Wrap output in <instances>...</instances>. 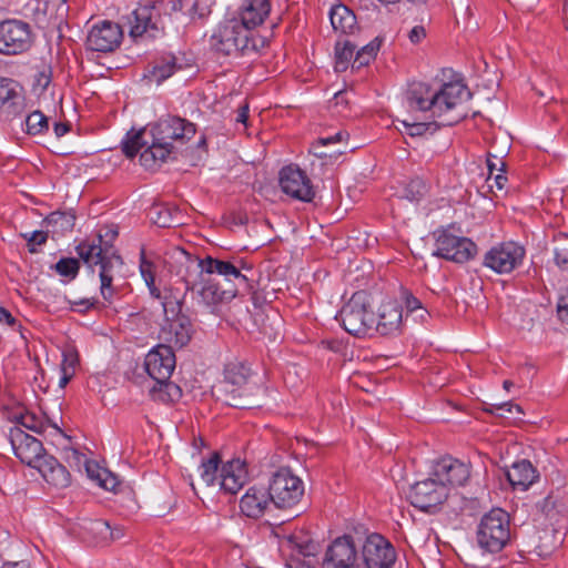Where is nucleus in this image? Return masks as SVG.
I'll return each mask as SVG.
<instances>
[{
    "label": "nucleus",
    "mask_w": 568,
    "mask_h": 568,
    "mask_svg": "<svg viewBox=\"0 0 568 568\" xmlns=\"http://www.w3.org/2000/svg\"><path fill=\"white\" fill-rule=\"evenodd\" d=\"M170 271L183 282L185 293L196 296L197 303L213 311L232 301L240 287L248 286V277L233 262L207 256L199 258L183 248H174Z\"/></svg>",
    "instance_id": "1"
},
{
    "label": "nucleus",
    "mask_w": 568,
    "mask_h": 568,
    "mask_svg": "<svg viewBox=\"0 0 568 568\" xmlns=\"http://www.w3.org/2000/svg\"><path fill=\"white\" fill-rule=\"evenodd\" d=\"M196 133V125L181 116L165 115L136 132H128L121 142L122 152L132 159L140 153V163L153 170L165 163Z\"/></svg>",
    "instance_id": "2"
},
{
    "label": "nucleus",
    "mask_w": 568,
    "mask_h": 568,
    "mask_svg": "<svg viewBox=\"0 0 568 568\" xmlns=\"http://www.w3.org/2000/svg\"><path fill=\"white\" fill-rule=\"evenodd\" d=\"M471 97L468 88L460 81L433 87L429 83L414 81L405 91L403 103L412 113H420L425 119L438 120L443 125H453L463 119L458 106Z\"/></svg>",
    "instance_id": "3"
},
{
    "label": "nucleus",
    "mask_w": 568,
    "mask_h": 568,
    "mask_svg": "<svg viewBox=\"0 0 568 568\" xmlns=\"http://www.w3.org/2000/svg\"><path fill=\"white\" fill-rule=\"evenodd\" d=\"M266 43V38L260 30H253L234 17L220 22L210 38L213 51L234 58L257 57Z\"/></svg>",
    "instance_id": "4"
},
{
    "label": "nucleus",
    "mask_w": 568,
    "mask_h": 568,
    "mask_svg": "<svg viewBox=\"0 0 568 568\" xmlns=\"http://www.w3.org/2000/svg\"><path fill=\"white\" fill-rule=\"evenodd\" d=\"M337 320L351 335L362 337L369 334L376 322L369 293L366 291L355 292L341 308Z\"/></svg>",
    "instance_id": "5"
},
{
    "label": "nucleus",
    "mask_w": 568,
    "mask_h": 568,
    "mask_svg": "<svg viewBox=\"0 0 568 568\" xmlns=\"http://www.w3.org/2000/svg\"><path fill=\"white\" fill-rule=\"evenodd\" d=\"M77 253L88 266H100V292L104 301L111 303L115 295V290L112 286V267L114 264H122L121 257L115 254L111 245L80 243L77 246Z\"/></svg>",
    "instance_id": "6"
},
{
    "label": "nucleus",
    "mask_w": 568,
    "mask_h": 568,
    "mask_svg": "<svg viewBox=\"0 0 568 568\" xmlns=\"http://www.w3.org/2000/svg\"><path fill=\"white\" fill-rule=\"evenodd\" d=\"M435 241L434 255L463 264L477 254V245L469 237L463 236L454 226L437 229L433 232Z\"/></svg>",
    "instance_id": "7"
},
{
    "label": "nucleus",
    "mask_w": 568,
    "mask_h": 568,
    "mask_svg": "<svg viewBox=\"0 0 568 568\" xmlns=\"http://www.w3.org/2000/svg\"><path fill=\"white\" fill-rule=\"evenodd\" d=\"M510 539L509 515L501 508H494L483 516L477 527V542L489 552L500 551Z\"/></svg>",
    "instance_id": "8"
},
{
    "label": "nucleus",
    "mask_w": 568,
    "mask_h": 568,
    "mask_svg": "<svg viewBox=\"0 0 568 568\" xmlns=\"http://www.w3.org/2000/svg\"><path fill=\"white\" fill-rule=\"evenodd\" d=\"M268 491L272 503L277 508L286 509L296 506L302 500L305 485L292 469L282 467L271 477Z\"/></svg>",
    "instance_id": "9"
},
{
    "label": "nucleus",
    "mask_w": 568,
    "mask_h": 568,
    "mask_svg": "<svg viewBox=\"0 0 568 568\" xmlns=\"http://www.w3.org/2000/svg\"><path fill=\"white\" fill-rule=\"evenodd\" d=\"M129 34L134 41L154 39L162 32L161 12L154 3L134 9L126 18Z\"/></svg>",
    "instance_id": "10"
},
{
    "label": "nucleus",
    "mask_w": 568,
    "mask_h": 568,
    "mask_svg": "<svg viewBox=\"0 0 568 568\" xmlns=\"http://www.w3.org/2000/svg\"><path fill=\"white\" fill-rule=\"evenodd\" d=\"M251 369L243 363H229L224 369V390L230 394V398L225 403L232 407L248 409L254 407V404L245 398H242V393L252 390L253 387L248 386V377Z\"/></svg>",
    "instance_id": "11"
},
{
    "label": "nucleus",
    "mask_w": 568,
    "mask_h": 568,
    "mask_svg": "<svg viewBox=\"0 0 568 568\" xmlns=\"http://www.w3.org/2000/svg\"><path fill=\"white\" fill-rule=\"evenodd\" d=\"M448 497V488L430 473L424 480L415 483L409 490L410 504L427 513L435 511Z\"/></svg>",
    "instance_id": "12"
},
{
    "label": "nucleus",
    "mask_w": 568,
    "mask_h": 568,
    "mask_svg": "<svg viewBox=\"0 0 568 568\" xmlns=\"http://www.w3.org/2000/svg\"><path fill=\"white\" fill-rule=\"evenodd\" d=\"M32 44L29 23L21 20L0 22V53L16 55L26 52Z\"/></svg>",
    "instance_id": "13"
},
{
    "label": "nucleus",
    "mask_w": 568,
    "mask_h": 568,
    "mask_svg": "<svg viewBox=\"0 0 568 568\" xmlns=\"http://www.w3.org/2000/svg\"><path fill=\"white\" fill-rule=\"evenodd\" d=\"M525 248L513 242L493 246L484 257V265L498 274H507L523 263Z\"/></svg>",
    "instance_id": "14"
},
{
    "label": "nucleus",
    "mask_w": 568,
    "mask_h": 568,
    "mask_svg": "<svg viewBox=\"0 0 568 568\" xmlns=\"http://www.w3.org/2000/svg\"><path fill=\"white\" fill-rule=\"evenodd\" d=\"M396 559L392 544L379 534L369 535L362 547L363 568H390Z\"/></svg>",
    "instance_id": "15"
},
{
    "label": "nucleus",
    "mask_w": 568,
    "mask_h": 568,
    "mask_svg": "<svg viewBox=\"0 0 568 568\" xmlns=\"http://www.w3.org/2000/svg\"><path fill=\"white\" fill-rule=\"evenodd\" d=\"M9 440L14 455L29 467L34 468L48 454L44 453L42 443L27 434L20 427H11Z\"/></svg>",
    "instance_id": "16"
},
{
    "label": "nucleus",
    "mask_w": 568,
    "mask_h": 568,
    "mask_svg": "<svg viewBox=\"0 0 568 568\" xmlns=\"http://www.w3.org/2000/svg\"><path fill=\"white\" fill-rule=\"evenodd\" d=\"M280 186L285 194L302 202H312L315 196L310 178L295 165H287L281 170Z\"/></svg>",
    "instance_id": "17"
},
{
    "label": "nucleus",
    "mask_w": 568,
    "mask_h": 568,
    "mask_svg": "<svg viewBox=\"0 0 568 568\" xmlns=\"http://www.w3.org/2000/svg\"><path fill=\"white\" fill-rule=\"evenodd\" d=\"M122 39L120 24L104 20L91 28L87 37V48L98 52H111L121 44Z\"/></svg>",
    "instance_id": "18"
},
{
    "label": "nucleus",
    "mask_w": 568,
    "mask_h": 568,
    "mask_svg": "<svg viewBox=\"0 0 568 568\" xmlns=\"http://www.w3.org/2000/svg\"><path fill=\"white\" fill-rule=\"evenodd\" d=\"M175 364L173 349L164 344L156 345L150 349L144 359V368L155 382L169 381Z\"/></svg>",
    "instance_id": "19"
},
{
    "label": "nucleus",
    "mask_w": 568,
    "mask_h": 568,
    "mask_svg": "<svg viewBox=\"0 0 568 568\" xmlns=\"http://www.w3.org/2000/svg\"><path fill=\"white\" fill-rule=\"evenodd\" d=\"M357 561V549L351 536L334 539L327 547L322 568H354Z\"/></svg>",
    "instance_id": "20"
},
{
    "label": "nucleus",
    "mask_w": 568,
    "mask_h": 568,
    "mask_svg": "<svg viewBox=\"0 0 568 568\" xmlns=\"http://www.w3.org/2000/svg\"><path fill=\"white\" fill-rule=\"evenodd\" d=\"M433 476L445 487L450 488L464 486L470 477L468 464L453 457L439 459L433 467Z\"/></svg>",
    "instance_id": "21"
},
{
    "label": "nucleus",
    "mask_w": 568,
    "mask_h": 568,
    "mask_svg": "<svg viewBox=\"0 0 568 568\" xmlns=\"http://www.w3.org/2000/svg\"><path fill=\"white\" fill-rule=\"evenodd\" d=\"M193 334V325L190 318L183 314H178L172 318H166L160 329V338L165 346L182 348L189 344Z\"/></svg>",
    "instance_id": "22"
},
{
    "label": "nucleus",
    "mask_w": 568,
    "mask_h": 568,
    "mask_svg": "<svg viewBox=\"0 0 568 568\" xmlns=\"http://www.w3.org/2000/svg\"><path fill=\"white\" fill-rule=\"evenodd\" d=\"M26 110V99L16 81L0 78V118L10 121Z\"/></svg>",
    "instance_id": "23"
},
{
    "label": "nucleus",
    "mask_w": 568,
    "mask_h": 568,
    "mask_svg": "<svg viewBox=\"0 0 568 568\" xmlns=\"http://www.w3.org/2000/svg\"><path fill=\"white\" fill-rule=\"evenodd\" d=\"M403 310L396 301H386L379 307L378 320L374 329L383 336H395L402 333Z\"/></svg>",
    "instance_id": "24"
},
{
    "label": "nucleus",
    "mask_w": 568,
    "mask_h": 568,
    "mask_svg": "<svg viewBox=\"0 0 568 568\" xmlns=\"http://www.w3.org/2000/svg\"><path fill=\"white\" fill-rule=\"evenodd\" d=\"M271 12L270 0H242L234 18L253 30H260Z\"/></svg>",
    "instance_id": "25"
},
{
    "label": "nucleus",
    "mask_w": 568,
    "mask_h": 568,
    "mask_svg": "<svg viewBox=\"0 0 568 568\" xmlns=\"http://www.w3.org/2000/svg\"><path fill=\"white\" fill-rule=\"evenodd\" d=\"M220 486L225 493L236 494L247 480V469L241 459H232L220 469Z\"/></svg>",
    "instance_id": "26"
},
{
    "label": "nucleus",
    "mask_w": 568,
    "mask_h": 568,
    "mask_svg": "<svg viewBox=\"0 0 568 568\" xmlns=\"http://www.w3.org/2000/svg\"><path fill=\"white\" fill-rule=\"evenodd\" d=\"M272 501L270 491L263 487H251L240 500L241 511L250 518L262 517Z\"/></svg>",
    "instance_id": "27"
},
{
    "label": "nucleus",
    "mask_w": 568,
    "mask_h": 568,
    "mask_svg": "<svg viewBox=\"0 0 568 568\" xmlns=\"http://www.w3.org/2000/svg\"><path fill=\"white\" fill-rule=\"evenodd\" d=\"M16 425L13 427H20L24 432L30 430L38 435H58L61 434V429L57 424L51 423L44 415L37 414L31 410H24L14 416Z\"/></svg>",
    "instance_id": "28"
},
{
    "label": "nucleus",
    "mask_w": 568,
    "mask_h": 568,
    "mask_svg": "<svg viewBox=\"0 0 568 568\" xmlns=\"http://www.w3.org/2000/svg\"><path fill=\"white\" fill-rule=\"evenodd\" d=\"M34 468L48 484L57 488H64L70 485V473L51 455L42 457V460Z\"/></svg>",
    "instance_id": "29"
},
{
    "label": "nucleus",
    "mask_w": 568,
    "mask_h": 568,
    "mask_svg": "<svg viewBox=\"0 0 568 568\" xmlns=\"http://www.w3.org/2000/svg\"><path fill=\"white\" fill-rule=\"evenodd\" d=\"M506 477L514 488L528 489L538 478L532 464L527 459L515 462L506 471Z\"/></svg>",
    "instance_id": "30"
},
{
    "label": "nucleus",
    "mask_w": 568,
    "mask_h": 568,
    "mask_svg": "<svg viewBox=\"0 0 568 568\" xmlns=\"http://www.w3.org/2000/svg\"><path fill=\"white\" fill-rule=\"evenodd\" d=\"M329 20L333 29L341 33H349L356 26L355 14L345 6H334L329 11Z\"/></svg>",
    "instance_id": "31"
},
{
    "label": "nucleus",
    "mask_w": 568,
    "mask_h": 568,
    "mask_svg": "<svg viewBox=\"0 0 568 568\" xmlns=\"http://www.w3.org/2000/svg\"><path fill=\"white\" fill-rule=\"evenodd\" d=\"M84 529L92 535L97 542H108L110 540L119 539L123 536L121 529H112L109 523L103 519H93L87 521Z\"/></svg>",
    "instance_id": "32"
},
{
    "label": "nucleus",
    "mask_w": 568,
    "mask_h": 568,
    "mask_svg": "<svg viewBox=\"0 0 568 568\" xmlns=\"http://www.w3.org/2000/svg\"><path fill=\"white\" fill-rule=\"evenodd\" d=\"M220 456L217 453H213L210 458L202 462L199 467V473L201 479L206 484V486H213L220 481Z\"/></svg>",
    "instance_id": "33"
},
{
    "label": "nucleus",
    "mask_w": 568,
    "mask_h": 568,
    "mask_svg": "<svg viewBox=\"0 0 568 568\" xmlns=\"http://www.w3.org/2000/svg\"><path fill=\"white\" fill-rule=\"evenodd\" d=\"M178 69L176 58L172 54H166L153 65L152 77L158 83H161L173 75Z\"/></svg>",
    "instance_id": "34"
},
{
    "label": "nucleus",
    "mask_w": 568,
    "mask_h": 568,
    "mask_svg": "<svg viewBox=\"0 0 568 568\" xmlns=\"http://www.w3.org/2000/svg\"><path fill=\"white\" fill-rule=\"evenodd\" d=\"M356 47L349 41L337 42L335 47V64L334 69L337 72H343L347 69L351 60L353 59Z\"/></svg>",
    "instance_id": "35"
},
{
    "label": "nucleus",
    "mask_w": 568,
    "mask_h": 568,
    "mask_svg": "<svg viewBox=\"0 0 568 568\" xmlns=\"http://www.w3.org/2000/svg\"><path fill=\"white\" fill-rule=\"evenodd\" d=\"M158 389H153V396L163 403H173L182 396V390L179 385L172 382H156Z\"/></svg>",
    "instance_id": "36"
},
{
    "label": "nucleus",
    "mask_w": 568,
    "mask_h": 568,
    "mask_svg": "<svg viewBox=\"0 0 568 568\" xmlns=\"http://www.w3.org/2000/svg\"><path fill=\"white\" fill-rule=\"evenodd\" d=\"M154 265L152 262L148 261L144 256V253L141 254V261H140V273L143 277L150 294L159 298L161 296L160 290L155 286V275H154Z\"/></svg>",
    "instance_id": "37"
},
{
    "label": "nucleus",
    "mask_w": 568,
    "mask_h": 568,
    "mask_svg": "<svg viewBox=\"0 0 568 568\" xmlns=\"http://www.w3.org/2000/svg\"><path fill=\"white\" fill-rule=\"evenodd\" d=\"M26 132L31 135L42 134L49 129L48 118L40 111H33L26 118Z\"/></svg>",
    "instance_id": "38"
},
{
    "label": "nucleus",
    "mask_w": 568,
    "mask_h": 568,
    "mask_svg": "<svg viewBox=\"0 0 568 568\" xmlns=\"http://www.w3.org/2000/svg\"><path fill=\"white\" fill-rule=\"evenodd\" d=\"M87 471L90 477L98 481L99 486L104 488L105 490H115L119 486L120 481L115 475L110 473L108 469L99 468L97 473H94L90 465H87Z\"/></svg>",
    "instance_id": "39"
},
{
    "label": "nucleus",
    "mask_w": 568,
    "mask_h": 568,
    "mask_svg": "<svg viewBox=\"0 0 568 568\" xmlns=\"http://www.w3.org/2000/svg\"><path fill=\"white\" fill-rule=\"evenodd\" d=\"M379 50V44L375 41L364 45L361 50L356 52V55L353 61V68H362L367 65L377 54Z\"/></svg>",
    "instance_id": "40"
},
{
    "label": "nucleus",
    "mask_w": 568,
    "mask_h": 568,
    "mask_svg": "<svg viewBox=\"0 0 568 568\" xmlns=\"http://www.w3.org/2000/svg\"><path fill=\"white\" fill-rule=\"evenodd\" d=\"M58 274L69 278H74L79 272V262L72 257H63L54 266Z\"/></svg>",
    "instance_id": "41"
},
{
    "label": "nucleus",
    "mask_w": 568,
    "mask_h": 568,
    "mask_svg": "<svg viewBox=\"0 0 568 568\" xmlns=\"http://www.w3.org/2000/svg\"><path fill=\"white\" fill-rule=\"evenodd\" d=\"M427 193V185L420 179L412 180L405 189V197L410 202H418Z\"/></svg>",
    "instance_id": "42"
},
{
    "label": "nucleus",
    "mask_w": 568,
    "mask_h": 568,
    "mask_svg": "<svg viewBox=\"0 0 568 568\" xmlns=\"http://www.w3.org/2000/svg\"><path fill=\"white\" fill-rule=\"evenodd\" d=\"M343 139V132H337L333 135L326 136V138H320L315 143L312 145V151L316 156L323 158L326 156L324 152H321L318 149L321 146H325L328 144H335L341 142Z\"/></svg>",
    "instance_id": "43"
},
{
    "label": "nucleus",
    "mask_w": 568,
    "mask_h": 568,
    "mask_svg": "<svg viewBox=\"0 0 568 568\" xmlns=\"http://www.w3.org/2000/svg\"><path fill=\"white\" fill-rule=\"evenodd\" d=\"M402 124L406 129V133L410 136H422L429 129V124L426 122H412L408 119L402 120Z\"/></svg>",
    "instance_id": "44"
},
{
    "label": "nucleus",
    "mask_w": 568,
    "mask_h": 568,
    "mask_svg": "<svg viewBox=\"0 0 568 568\" xmlns=\"http://www.w3.org/2000/svg\"><path fill=\"white\" fill-rule=\"evenodd\" d=\"M22 236L27 240L29 252L31 253H36V246L44 244L48 240V234L43 231H33L31 233H26Z\"/></svg>",
    "instance_id": "45"
},
{
    "label": "nucleus",
    "mask_w": 568,
    "mask_h": 568,
    "mask_svg": "<svg viewBox=\"0 0 568 568\" xmlns=\"http://www.w3.org/2000/svg\"><path fill=\"white\" fill-rule=\"evenodd\" d=\"M118 236V231L113 227H106L104 233H99L97 240L89 242L84 241L83 243L88 244H94V245H101L106 246L111 245L113 246L112 242ZM114 250V247H112Z\"/></svg>",
    "instance_id": "46"
},
{
    "label": "nucleus",
    "mask_w": 568,
    "mask_h": 568,
    "mask_svg": "<svg viewBox=\"0 0 568 568\" xmlns=\"http://www.w3.org/2000/svg\"><path fill=\"white\" fill-rule=\"evenodd\" d=\"M504 168H505V163L501 158L488 154V158H487V169H488L487 182L491 181L494 174L504 172Z\"/></svg>",
    "instance_id": "47"
},
{
    "label": "nucleus",
    "mask_w": 568,
    "mask_h": 568,
    "mask_svg": "<svg viewBox=\"0 0 568 568\" xmlns=\"http://www.w3.org/2000/svg\"><path fill=\"white\" fill-rule=\"evenodd\" d=\"M491 412L500 417H504L505 413H509V414H514V413L521 414L523 413L520 406L513 404L511 402L496 404V405H494V408Z\"/></svg>",
    "instance_id": "48"
},
{
    "label": "nucleus",
    "mask_w": 568,
    "mask_h": 568,
    "mask_svg": "<svg viewBox=\"0 0 568 568\" xmlns=\"http://www.w3.org/2000/svg\"><path fill=\"white\" fill-rule=\"evenodd\" d=\"M555 260L559 267L568 271V243L555 247Z\"/></svg>",
    "instance_id": "49"
},
{
    "label": "nucleus",
    "mask_w": 568,
    "mask_h": 568,
    "mask_svg": "<svg viewBox=\"0 0 568 568\" xmlns=\"http://www.w3.org/2000/svg\"><path fill=\"white\" fill-rule=\"evenodd\" d=\"M558 317L568 323V288L561 293L557 303Z\"/></svg>",
    "instance_id": "50"
},
{
    "label": "nucleus",
    "mask_w": 568,
    "mask_h": 568,
    "mask_svg": "<svg viewBox=\"0 0 568 568\" xmlns=\"http://www.w3.org/2000/svg\"><path fill=\"white\" fill-rule=\"evenodd\" d=\"M403 300L407 312L410 314H414L423 307L420 301L408 291L403 292Z\"/></svg>",
    "instance_id": "51"
},
{
    "label": "nucleus",
    "mask_w": 568,
    "mask_h": 568,
    "mask_svg": "<svg viewBox=\"0 0 568 568\" xmlns=\"http://www.w3.org/2000/svg\"><path fill=\"white\" fill-rule=\"evenodd\" d=\"M50 221L61 223V225L72 229L74 225V215L70 213L55 212L50 215Z\"/></svg>",
    "instance_id": "52"
},
{
    "label": "nucleus",
    "mask_w": 568,
    "mask_h": 568,
    "mask_svg": "<svg viewBox=\"0 0 568 568\" xmlns=\"http://www.w3.org/2000/svg\"><path fill=\"white\" fill-rule=\"evenodd\" d=\"M426 38V30L424 26L417 24L408 32V39L413 44L420 43Z\"/></svg>",
    "instance_id": "53"
},
{
    "label": "nucleus",
    "mask_w": 568,
    "mask_h": 568,
    "mask_svg": "<svg viewBox=\"0 0 568 568\" xmlns=\"http://www.w3.org/2000/svg\"><path fill=\"white\" fill-rule=\"evenodd\" d=\"M347 95H348L347 91H338L334 94L332 102L335 108L341 106V109L337 110L338 112H342L344 109L347 108V105H348V97Z\"/></svg>",
    "instance_id": "54"
},
{
    "label": "nucleus",
    "mask_w": 568,
    "mask_h": 568,
    "mask_svg": "<svg viewBox=\"0 0 568 568\" xmlns=\"http://www.w3.org/2000/svg\"><path fill=\"white\" fill-rule=\"evenodd\" d=\"M154 211L158 214V216L154 219V222L159 226H161V227L171 226L172 220L166 211H163L162 209H155Z\"/></svg>",
    "instance_id": "55"
},
{
    "label": "nucleus",
    "mask_w": 568,
    "mask_h": 568,
    "mask_svg": "<svg viewBox=\"0 0 568 568\" xmlns=\"http://www.w3.org/2000/svg\"><path fill=\"white\" fill-rule=\"evenodd\" d=\"M78 363V357L73 353H63L62 368L67 367L69 372L73 371Z\"/></svg>",
    "instance_id": "56"
},
{
    "label": "nucleus",
    "mask_w": 568,
    "mask_h": 568,
    "mask_svg": "<svg viewBox=\"0 0 568 568\" xmlns=\"http://www.w3.org/2000/svg\"><path fill=\"white\" fill-rule=\"evenodd\" d=\"M491 181H494V184H489V187L496 186L497 190H504L507 183V176L503 174V172L496 173L493 175Z\"/></svg>",
    "instance_id": "57"
},
{
    "label": "nucleus",
    "mask_w": 568,
    "mask_h": 568,
    "mask_svg": "<svg viewBox=\"0 0 568 568\" xmlns=\"http://www.w3.org/2000/svg\"><path fill=\"white\" fill-rule=\"evenodd\" d=\"M16 318L4 307L0 306V323H6L9 326L16 325Z\"/></svg>",
    "instance_id": "58"
},
{
    "label": "nucleus",
    "mask_w": 568,
    "mask_h": 568,
    "mask_svg": "<svg viewBox=\"0 0 568 568\" xmlns=\"http://www.w3.org/2000/svg\"><path fill=\"white\" fill-rule=\"evenodd\" d=\"M248 119V105L244 104L239 108L237 115H236V122L246 124V121Z\"/></svg>",
    "instance_id": "59"
},
{
    "label": "nucleus",
    "mask_w": 568,
    "mask_h": 568,
    "mask_svg": "<svg viewBox=\"0 0 568 568\" xmlns=\"http://www.w3.org/2000/svg\"><path fill=\"white\" fill-rule=\"evenodd\" d=\"M69 124L62 122H57L53 126V131L57 138L65 135L69 132Z\"/></svg>",
    "instance_id": "60"
},
{
    "label": "nucleus",
    "mask_w": 568,
    "mask_h": 568,
    "mask_svg": "<svg viewBox=\"0 0 568 568\" xmlns=\"http://www.w3.org/2000/svg\"><path fill=\"white\" fill-rule=\"evenodd\" d=\"M73 371L69 372L67 367L62 368V376L60 378V386H65L73 375Z\"/></svg>",
    "instance_id": "61"
},
{
    "label": "nucleus",
    "mask_w": 568,
    "mask_h": 568,
    "mask_svg": "<svg viewBox=\"0 0 568 568\" xmlns=\"http://www.w3.org/2000/svg\"><path fill=\"white\" fill-rule=\"evenodd\" d=\"M415 317L424 322L428 317V311L423 306L420 310L414 313Z\"/></svg>",
    "instance_id": "62"
},
{
    "label": "nucleus",
    "mask_w": 568,
    "mask_h": 568,
    "mask_svg": "<svg viewBox=\"0 0 568 568\" xmlns=\"http://www.w3.org/2000/svg\"><path fill=\"white\" fill-rule=\"evenodd\" d=\"M562 13H564L565 26H566V29L568 30V4L564 6Z\"/></svg>",
    "instance_id": "63"
},
{
    "label": "nucleus",
    "mask_w": 568,
    "mask_h": 568,
    "mask_svg": "<svg viewBox=\"0 0 568 568\" xmlns=\"http://www.w3.org/2000/svg\"><path fill=\"white\" fill-rule=\"evenodd\" d=\"M410 3L413 4H418V6H426L432 0H408Z\"/></svg>",
    "instance_id": "64"
}]
</instances>
